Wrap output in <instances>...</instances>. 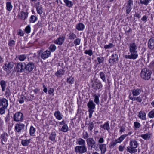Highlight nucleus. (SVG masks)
I'll list each match as a JSON object with an SVG mask.
<instances>
[{
  "instance_id": "f257e3e1",
  "label": "nucleus",
  "mask_w": 154,
  "mask_h": 154,
  "mask_svg": "<svg viewBox=\"0 0 154 154\" xmlns=\"http://www.w3.org/2000/svg\"><path fill=\"white\" fill-rule=\"evenodd\" d=\"M129 51L130 55H125L124 57L126 59L135 60L138 57L137 45L135 42H131L129 44Z\"/></svg>"
},
{
  "instance_id": "f03ea898",
  "label": "nucleus",
  "mask_w": 154,
  "mask_h": 154,
  "mask_svg": "<svg viewBox=\"0 0 154 154\" xmlns=\"http://www.w3.org/2000/svg\"><path fill=\"white\" fill-rule=\"evenodd\" d=\"M8 105V100L5 98H0V114L2 115L5 112Z\"/></svg>"
},
{
  "instance_id": "7ed1b4c3",
  "label": "nucleus",
  "mask_w": 154,
  "mask_h": 154,
  "mask_svg": "<svg viewBox=\"0 0 154 154\" xmlns=\"http://www.w3.org/2000/svg\"><path fill=\"white\" fill-rule=\"evenodd\" d=\"M152 73L151 70L148 69L144 68L141 70L140 76L143 79L148 80L150 79Z\"/></svg>"
},
{
  "instance_id": "20e7f679",
  "label": "nucleus",
  "mask_w": 154,
  "mask_h": 154,
  "mask_svg": "<svg viewBox=\"0 0 154 154\" xmlns=\"http://www.w3.org/2000/svg\"><path fill=\"white\" fill-rule=\"evenodd\" d=\"M137 146V142L134 140H132L130 142V146L127 147V151L131 153L137 152V150L136 148Z\"/></svg>"
},
{
  "instance_id": "39448f33",
  "label": "nucleus",
  "mask_w": 154,
  "mask_h": 154,
  "mask_svg": "<svg viewBox=\"0 0 154 154\" xmlns=\"http://www.w3.org/2000/svg\"><path fill=\"white\" fill-rule=\"evenodd\" d=\"M16 71L18 73H26L25 63L19 62L17 63L15 66Z\"/></svg>"
},
{
  "instance_id": "423d86ee",
  "label": "nucleus",
  "mask_w": 154,
  "mask_h": 154,
  "mask_svg": "<svg viewBox=\"0 0 154 154\" xmlns=\"http://www.w3.org/2000/svg\"><path fill=\"white\" fill-rule=\"evenodd\" d=\"M119 60L118 56L116 54L113 53L108 60L110 66H112L116 63L118 62Z\"/></svg>"
},
{
  "instance_id": "0eeeda50",
  "label": "nucleus",
  "mask_w": 154,
  "mask_h": 154,
  "mask_svg": "<svg viewBox=\"0 0 154 154\" xmlns=\"http://www.w3.org/2000/svg\"><path fill=\"white\" fill-rule=\"evenodd\" d=\"M24 116L21 112H17L15 113L13 116L14 120L16 122H22L23 120Z\"/></svg>"
},
{
  "instance_id": "6e6552de",
  "label": "nucleus",
  "mask_w": 154,
  "mask_h": 154,
  "mask_svg": "<svg viewBox=\"0 0 154 154\" xmlns=\"http://www.w3.org/2000/svg\"><path fill=\"white\" fill-rule=\"evenodd\" d=\"M38 55L40 56L41 58L43 59H45L48 58L51 54V52L49 51H46L44 52L40 50L37 51Z\"/></svg>"
},
{
  "instance_id": "1a4fd4ad",
  "label": "nucleus",
  "mask_w": 154,
  "mask_h": 154,
  "mask_svg": "<svg viewBox=\"0 0 154 154\" xmlns=\"http://www.w3.org/2000/svg\"><path fill=\"white\" fill-rule=\"evenodd\" d=\"M87 148L85 145L76 146L75 148V152L76 153L83 154L86 152Z\"/></svg>"
},
{
  "instance_id": "9d476101",
  "label": "nucleus",
  "mask_w": 154,
  "mask_h": 154,
  "mask_svg": "<svg viewBox=\"0 0 154 154\" xmlns=\"http://www.w3.org/2000/svg\"><path fill=\"white\" fill-rule=\"evenodd\" d=\"M34 63L33 62H29L27 64L25 63L26 73L31 72L35 68Z\"/></svg>"
},
{
  "instance_id": "9b49d317",
  "label": "nucleus",
  "mask_w": 154,
  "mask_h": 154,
  "mask_svg": "<svg viewBox=\"0 0 154 154\" xmlns=\"http://www.w3.org/2000/svg\"><path fill=\"white\" fill-rule=\"evenodd\" d=\"M24 127L25 125L24 124L21 123H17L15 125V130L20 134L21 132L25 131Z\"/></svg>"
},
{
  "instance_id": "f8f14e48",
  "label": "nucleus",
  "mask_w": 154,
  "mask_h": 154,
  "mask_svg": "<svg viewBox=\"0 0 154 154\" xmlns=\"http://www.w3.org/2000/svg\"><path fill=\"white\" fill-rule=\"evenodd\" d=\"M14 63L12 61L8 62V63L4 64L2 67L4 70L7 71L9 69H11L14 67Z\"/></svg>"
},
{
  "instance_id": "ddd939ff",
  "label": "nucleus",
  "mask_w": 154,
  "mask_h": 154,
  "mask_svg": "<svg viewBox=\"0 0 154 154\" xmlns=\"http://www.w3.org/2000/svg\"><path fill=\"white\" fill-rule=\"evenodd\" d=\"M127 135H121V136L118 139L115 140V141H113L110 143L109 147L111 148L112 146H114L117 143L121 142L125 138Z\"/></svg>"
},
{
  "instance_id": "4468645a",
  "label": "nucleus",
  "mask_w": 154,
  "mask_h": 154,
  "mask_svg": "<svg viewBox=\"0 0 154 154\" xmlns=\"http://www.w3.org/2000/svg\"><path fill=\"white\" fill-rule=\"evenodd\" d=\"M87 105L88 108V111H94V109L95 108L96 105L93 100H90Z\"/></svg>"
},
{
  "instance_id": "2eb2a0df",
  "label": "nucleus",
  "mask_w": 154,
  "mask_h": 154,
  "mask_svg": "<svg viewBox=\"0 0 154 154\" xmlns=\"http://www.w3.org/2000/svg\"><path fill=\"white\" fill-rule=\"evenodd\" d=\"M65 38V36L59 37L54 41V43L57 45H62L64 43Z\"/></svg>"
},
{
  "instance_id": "dca6fc26",
  "label": "nucleus",
  "mask_w": 154,
  "mask_h": 154,
  "mask_svg": "<svg viewBox=\"0 0 154 154\" xmlns=\"http://www.w3.org/2000/svg\"><path fill=\"white\" fill-rule=\"evenodd\" d=\"M28 13L27 12H24L22 11L20 12L18 14V17L21 20H24L28 17Z\"/></svg>"
},
{
  "instance_id": "f3484780",
  "label": "nucleus",
  "mask_w": 154,
  "mask_h": 154,
  "mask_svg": "<svg viewBox=\"0 0 154 154\" xmlns=\"http://www.w3.org/2000/svg\"><path fill=\"white\" fill-rule=\"evenodd\" d=\"M65 71L63 68H62L58 69L57 72L55 73V75L57 78H60L63 75H64Z\"/></svg>"
},
{
  "instance_id": "a211bd4d",
  "label": "nucleus",
  "mask_w": 154,
  "mask_h": 154,
  "mask_svg": "<svg viewBox=\"0 0 154 154\" xmlns=\"http://www.w3.org/2000/svg\"><path fill=\"white\" fill-rule=\"evenodd\" d=\"M148 46L151 50L154 49V37L152 38L149 40Z\"/></svg>"
},
{
  "instance_id": "6ab92c4d",
  "label": "nucleus",
  "mask_w": 154,
  "mask_h": 154,
  "mask_svg": "<svg viewBox=\"0 0 154 154\" xmlns=\"http://www.w3.org/2000/svg\"><path fill=\"white\" fill-rule=\"evenodd\" d=\"M88 147H92L95 144L96 142L94 140L93 138H89L87 139L86 140Z\"/></svg>"
},
{
  "instance_id": "aec40b11",
  "label": "nucleus",
  "mask_w": 154,
  "mask_h": 154,
  "mask_svg": "<svg viewBox=\"0 0 154 154\" xmlns=\"http://www.w3.org/2000/svg\"><path fill=\"white\" fill-rule=\"evenodd\" d=\"M0 85L1 86L2 91V92H4L6 88V83L5 81L4 80H1L0 81Z\"/></svg>"
},
{
  "instance_id": "412c9836",
  "label": "nucleus",
  "mask_w": 154,
  "mask_h": 154,
  "mask_svg": "<svg viewBox=\"0 0 154 154\" xmlns=\"http://www.w3.org/2000/svg\"><path fill=\"white\" fill-rule=\"evenodd\" d=\"M67 36L68 39L70 40H73L77 38L76 35L71 32L67 35Z\"/></svg>"
},
{
  "instance_id": "4be33fe9",
  "label": "nucleus",
  "mask_w": 154,
  "mask_h": 154,
  "mask_svg": "<svg viewBox=\"0 0 154 154\" xmlns=\"http://www.w3.org/2000/svg\"><path fill=\"white\" fill-rule=\"evenodd\" d=\"M141 92L140 88L134 89L132 90V94L134 96H136L139 95Z\"/></svg>"
},
{
  "instance_id": "5701e85b",
  "label": "nucleus",
  "mask_w": 154,
  "mask_h": 154,
  "mask_svg": "<svg viewBox=\"0 0 154 154\" xmlns=\"http://www.w3.org/2000/svg\"><path fill=\"white\" fill-rule=\"evenodd\" d=\"M138 116L142 120H145L146 119V113L143 111H140L139 112Z\"/></svg>"
},
{
  "instance_id": "b1692460",
  "label": "nucleus",
  "mask_w": 154,
  "mask_h": 154,
  "mask_svg": "<svg viewBox=\"0 0 154 154\" xmlns=\"http://www.w3.org/2000/svg\"><path fill=\"white\" fill-rule=\"evenodd\" d=\"M99 148L101 151V154H104L106 149V145L105 144L100 145Z\"/></svg>"
},
{
  "instance_id": "393cba45",
  "label": "nucleus",
  "mask_w": 154,
  "mask_h": 154,
  "mask_svg": "<svg viewBox=\"0 0 154 154\" xmlns=\"http://www.w3.org/2000/svg\"><path fill=\"white\" fill-rule=\"evenodd\" d=\"M54 115L56 119L58 120H60L62 118L63 116L61 114L60 112L59 111H55L54 113Z\"/></svg>"
},
{
  "instance_id": "a878e982",
  "label": "nucleus",
  "mask_w": 154,
  "mask_h": 154,
  "mask_svg": "<svg viewBox=\"0 0 154 154\" xmlns=\"http://www.w3.org/2000/svg\"><path fill=\"white\" fill-rule=\"evenodd\" d=\"M100 95V94H99L98 95L94 94L93 95V97L94 98V101L97 105H99L100 104L99 97Z\"/></svg>"
},
{
  "instance_id": "bb28decb",
  "label": "nucleus",
  "mask_w": 154,
  "mask_h": 154,
  "mask_svg": "<svg viewBox=\"0 0 154 154\" xmlns=\"http://www.w3.org/2000/svg\"><path fill=\"white\" fill-rule=\"evenodd\" d=\"M13 8V6L11 2H8L6 3V9L8 11L10 12Z\"/></svg>"
},
{
  "instance_id": "cd10ccee",
  "label": "nucleus",
  "mask_w": 154,
  "mask_h": 154,
  "mask_svg": "<svg viewBox=\"0 0 154 154\" xmlns=\"http://www.w3.org/2000/svg\"><path fill=\"white\" fill-rule=\"evenodd\" d=\"M85 28V25L82 23H79L76 26V29L78 31H82Z\"/></svg>"
},
{
  "instance_id": "c85d7f7f",
  "label": "nucleus",
  "mask_w": 154,
  "mask_h": 154,
  "mask_svg": "<svg viewBox=\"0 0 154 154\" xmlns=\"http://www.w3.org/2000/svg\"><path fill=\"white\" fill-rule=\"evenodd\" d=\"M74 41L71 44V46H76L79 45L81 43V39L79 38H77L74 40Z\"/></svg>"
},
{
  "instance_id": "c756f323",
  "label": "nucleus",
  "mask_w": 154,
  "mask_h": 154,
  "mask_svg": "<svg viewBox=\"0 0 154 154\" xmlns=\"http://www.w3.org/2000/svg\"><path fill=\"white\" fill-rule=\"evenodd\" d=\"M95 85V87L94 88V89L96 90L97 89H100L102 88L103 86L100 82H95L94 84Z\"/></svg>"
},
{
  "instance_id": "7c9ffc66",
  "label": "nucleus",
  "mask_w": 154,
  "mask_h": 154,
  "mask_svg": "<svg viewBox=\"0 0 154 154\" xmlns=\"http://www.w3.org/2000/svg\"><path fill=\"white\" fill-rule=\"evenodd\" d=\"M99 76L101 79L105 82H106V78L105 74L102 72H100L99 73Z\"/></svg>"
},
{
  "instance_id": "2f4dec72",
  "label": "nucleus",
  "mask_w": 154,
  "mask_h": 154,
  "mask_svg": "<svg viewBox=\"0 0 154 154\" xmlns=\"http://www.w3.org/2000/svg\"><path fill=\"white\" fill-rule=\"evenodd\" d=\"M101 127L105 130H106L107 131L109 129L110 127L108 122H106L103 125H101Z\"/></svg>"
},
{
  "instance_id": "473e14b6",
  "label": "nucleus",
  "mask_w": 154,
  "mask_h": 154,
  "mask_svg": "<svg viewBox=\"0 0 154 154\" xmlns=\"http://www.w3.org/2000/svg\"><path fill=\"white\" fill-rule=\"evenodd\" d=\"M26 54H22L19 55L18 58L20 61H23L26 58Z\"/></svg>"
},
{
  "instance_id": "72a5a7b5",
  "label": "nucleus",
  "mask_w": 154,
  "mask_h": 154,
  "mask_svg": "<svg viewBox=\"0 0 154 154\" xmlns=\"http://www.w3.org/2000/svg\"><path fill=\"white\" fill-rule=\"evenodd\" d=\"M64 2L66 4V5L69 7H72L73 4L72 2L68 0H64Z\"/></svg>"
},
{
  "instance_id": "f704fd0d",
  "label": "nucleus",
  "mask_w": 154,
  "mask_h": 154,
  "mask_svg": "<svg viewBox=\"0 0 154 154\" xmlns=\"http://www.w3.org/2000/svg\"><path fill=\"white\" fill-rule=\"evenodd\" d=\"M37 20V17L34 15H32L29 20V22L31 23H35Z\"/></svg>"
},
{
  "instance_id": "c9c22d12",
  "label": "nucleus",
  "mask_w": 154,
  "mask_h": 154,
  "mask_svg": "<svg viewBox=\"0 0 154 154\" xmlns=\"http://www.w3.org/2000/svg\"><path fill=\"white\" fill-rule=\"evenodd\" d=\"M114 45L112 43H110L108 45H106L104 46V48L105 50L110 49L114 47Z\"/></svg>"
},
{
  "instance_id": "e433bc0d",
  "label": "nucleus",
  "mask_w": 154,
  "mask_h": 154,
  "mask_svg": "<svg viewBox=\"0 0 154 154\" xmlns=\"http://www.w3.org/2000/svg\"><path fill=\"white\" fill-rule=\"evenodd\" d=\"M11 92L10 89L7 87L5 90V95L7 97L10 96L11 95Z\"/></svg>"
},
{
  "instance_id": "4c0bfd02",
  "label": "nucleus",
  "mask_w": 154,
  "mask_h": 154,
  "mask_svg": "<svg viewBox=\"0 0 154 154\" xmlns=\"http://www.w3.org/2000/svg\"><path fill=\"white\" fill-rule=\"evenodd\" d=\"M141 126L140 124L138 122H135L134 123V128L135 130L139 128Z\"/></svg>"
},
{
  "instance_id": "58836bf2",
  "label": "nucleus",
  "mask_w": 154,
  "mask_h": 154,
  "mask_svg": "<svg viewBox=\"0 0 154 154\" xmlns=\"http://www.w3.org/2000/svg\"><path fill=\"white\" fill-rule=\"evenodd\" d=\"M97 65L100 64L101 63H103L104 60V58L101 57H98L97 58Z\"/></svg>"
},
{
  "instance_id": "ea45409f",
  "label": "nucleus",
  "mask_w": 154,
  "mask_h": 154,
  "mask_svg": "<svg viewBox=\"0 0 154 154\" xmlns=\"http://www.w3.org/2000/svg\"><path fill=\"white\" fill-rule=\"evenodd\" d=\"M148 116L149 118H154V109L150 111L148 113Z\"/></svg>"
},
{
  "instance_id": "a19ab883",
  "label": "nucleus",
  "mask_w": 154,
  "mask_h": 154,
  "mask_svg": "<svg viewBox=\"0 0 154 154\" xmlns=\"http://www.w3.org/2000/svg\"><path fill=\"white\" fill-rule=\"evenodd\" d=\"M36 8L37 13L40 15L43 12L42 8L39 6H36Z\"/></svg>"
},
{
  "instance_id": "79ce46f5",
  "label": "nucleus",
  "mask_w": 154,
  "mask_h": 154,
  "mask_svg": "<svg viewBox=\"0 0 154 154\" xmlns=\"http://www.w3.org/2000/svg\"><path fill=\"white\" fill-rule=\"evenodd\" d=\"M56 49V47L54 44L51 45L49 47V49L51 52L54 51Z\"/></svg>"
},
{
  "instance_id": "37998d69",
  "label": "nucleus",
  "mask_w": 154,
  "mask_h": 154,
  "mask_svg": "<svg viewBox=\"0 0 154 154\" xmlns=\"http://www.w3.org/2000/svg\"><path fill=\"white\" fill-rule=\"evenodd\" d=\"M29 140H23L22 141L21 143L22 144L23 146H27L28 144L29 143Z\"/></svg>"
},
{
  "instance_id": "c03bdc74",
  "label": "nucleus",
  "mask_w": 154,
  "mask_h": 154,
  "mask_svg": "<svg viewBox=\"0 0 154 154\" xmlns=\"http://www.w3.org/2000/svg\"><path fill=\"white\" fill-rule=\"evenodd\" d=\"M26 99V97L23 95L20 96V98L19 100V102L20 103L22 104L24 102V100Z\"/></svg>"
},
{
  "instance_id": "a18cd8bd",
  "label": "nucleus",
  "mask_w": 154,
  "mask_h": 154,
  "mask_svg": "<svg viewBox=\"0 0 154 154\" xmlns=\"http://www.w3.org/2000/svg\"><path fill=\"white\" fill-rule=\"evenodd\" d=\"M74 78L72 77H70L67 78V82L69 84H72L74 82Z\"/></svg>"
},
{
  "instance_id": "49530a36",
  "label": "nucleus",
  "mask_w": 154,
  "mask_h": 154,
  "mask_svg": "<svg viewBox=\"0 0 154 154\" xmlns=\"http://www.w3.org/2000/svg\"><path fill=\"white\" fill-rule=\"evenodd\" d=\"M132 9L131 6H129L126 5V13L127 14H128L131 12Z\"/></svg>"
},
{
  "instance_id": "de8ad7c7",
  "label": "nucleus",
  "mask_w": 154,
  "mask_h": 154,
  "mask_svg": "<svg viewBox=\"0 0 154 154\" xmlns=\"http://www.w3.org/2000/svg\"><path fill=\"white\" fill-rule=\"evenodd\" d=\"M61 131L63 132H66L68 130V128L67 125H63L61 128Z\"/></svg>"
},
{
  "instance_id": "09e8293b",
  "label": "nucleus",
  "mask_w": 154,
  "mask_h": 154,
  "mask_svg": "<svg viewBox=\"0 0 154 154\" xmlns=\"http://www.w3.org/2000/svg\"><path fill=\"white\" fill-rule=\"evenodd\" d=\"M88 129L90 130L91 131L94 128V123L91 121H90L89 122V123L88 124Z\"/></svg>"
},
{
  "instance_id": "8fccbe9b",
  "label": "nucleus",
  "mask_w": 154,
  "mask_h": 154,
  "mask_svg": "<svg viewBox=\"0 0 154 154\" xmlns=\"http://www.w3.org/2000/svg\"><path fill=\"white\" fill-rule=\"evenodd\" d=\"M24 31L27 34L30 33L31 31V28L30 25H28L25 28Z\"/></svg>"
},
{
  "instance_id": "3c124183",
  "label": "nucleus",
  "mask_w": 154,
  "mask_h": 154,
  "mask_svg": "<svg viewBox=\"0 0 154 154\" xmlns=\"http://www.w3.org/2000/svg\"><path fill=\"white\" fill-rule=\"evenodd\" d=\"M84 53L90 56H92L93 54V52L91 50H85L84 51Z\"/></svg>"
},
{
  "instance_id": "603ef678",
  "label": "nucleus",
  "mask_w": 154,
  "mask_h": 154,
  "mask_svg": "<svg viewBox=\"0 0 154 154\" xmlns=\"http://www.w3.org/2000/svg\"><path fill=\"white\" fill-rule=\"evenodd\" d=\"M35 131V129L32 126H31L29 130L30 134V135L33 134Z\"/></svg>"
},
{
  "instance_id": "864d4df0",
  "label": "nucleus",
  "mask_w": 154,
  "mask_h": 154,
  "mask_svg": "<svg viewBox=\"0 0 154 154\" xmlns=\"http://www.w3.org/2000/svg\"><path fill=\"white\" fill-rule=\"evenodd\" d=\"M78 143L80 145H85V141L82 139H80L78 140Z\"/></svg>"
},
{
  "instance_id": "5fc2aeb1",
  "label": "nucleus",
  "mask_w": 154,
  "mask_h": 154,
  "mask_svg": "<svg viewBox=\"0 0 154 154\" xmlns=\"http://www.w3.org/2000/svg\"><path fill=\"white\" fill-rule=\"evenodd\" d=\"M127 30L125 31V32L126 33L129 34L130 33H131L132 32V29L129 27H127L126 28Z\"/></svg>"
},
{
  "instance_id": "6e6d98bb",
  "label": "nucleus",
  "mask_w": 154,
  "mask_h": 154,
  "mask_svg": "<svg viewBox=\"0 0 154 154\" xmlns=\"http://www.w3.org/2000/svg\"><path fill=\"white\" fill-rule=\"evenodd\" d=\"M15 41L13 40H10L9 42L8 43V45L9 46L11 47L13 45H15Z\"/></svg>"
},
{
  "instance_id": "4d7b16f0",
  "label": "nucleus",
  "mask_w": 154,
  "mask_h": 154,
  "mask_svg": "<svg viewBox=\"0 0 154 154\" xmlns=\"http://www.w3.org/2000/svg\"><path fill=\"white\" fill-rule=\"evenodd\" d=\"M140 14L141 12L138 11L136 12H135V14H134V17H136L138 18H140L141 17L140 15Z\"/></svg>"
},
{
  "instance_id": "13d9d810",
  "label": "nucleus",
  "mask_w": 154,
  "mask_h": 154,
  "mask_svg": "<svg viewBox=\"0 0 154 154\" xmlns=\"http://www.w3.org/2000/svg\"><path fill=\"white\" fill-rule=\"evenodd\" d=\"M133 0H128L127 3V5L132 6L133 5Z\"/></svg>"
},
{
  "instance_id": "bf43d9fd",
  "label": "nucleus",
  "mask_w": 154,
  "mask_h": 154,
  "mask_svg": "<svg viewBox=\"0 0 154 154\" xmlns=\"http://www.w3.org/2000/svg\"><path fill=\"white\" fill-rule=\"evenodd\" d=\"M141 136L143 138L146 140H149L150 138V135H141Z\"/></svg>"
},
{
  "instance_id": "052dcab7",
  "label": "nucleus",
  "mask_w": 154,
  "mask_h": 154,
  "mask_svg": "<svg viewBox=\"0 0 154 154\" xmlns=\"http://www.w3.org/2000/svg\"><path fill=\"white\" fill-rule=\"evenodd\" d=\"M1 136V138H2V144H5L4 143L7 141V139L4 137V135Z\"/></svg>"
},
{
  "instance_id": "680f3d73",
  "label": "nucleus",
  "mask_w": 154,
  "mask_h": 154,
  "mask_svg": "<svg viewBox=\"0 0 154 154\" xmlns=\"http://www.w3.org/2000/svg\"><path fill=\"white\" fill-rule=\"evenodd\" d=\"M54 92V89L53 88H50L48 91V93L49 94H52Z\"/></svg>"
},
{
  "instance_id": "e2e57ef3",
  "label": "nucleus",
  "mask_w": 154,
  "mask_h": 154,
  "mask_svg": "<svg viewBox=\"0 0 154 154\" xmlns=\"http://www.w3.org/2000/svg\"><path fill=\"white\" fill-rule=\"evenodd\" d=\"M141 20L145 22H146L147 21V17L146 15L144 16L141 19Z\"/></svg>"
},
{
  "instance_id": "0e129e2a",
  "label": "nucleus",
  "mask_w": 154,
  "mask_h": 154,
  "mask_svg": "<svg viewBox=\"0 0 154 154\" xmlns=\"http://www.w3.org/2000/svg\"><path fill=\"white\" fill-rule=\"evenodd\" d=\"M42 85H43V87L44 88L43 90V91H44V92L45 93H47V91H48V89H47V88L45 86V85L44 84H42Z\"/></svg>"
},
{
  "instance_id": "69168bd1",
  "label": "nucleus",
  "mask_w": 154,
  "mask_h": 154,
  "mask_svg": "<svg viewBox=\"0 0 154 154\" xmlns=\"http://www.w3.org/2000/svg\"><path fill=\"white\" fill-rule=\"evenodd\" d=\"M18 35L20 36H23L24 35V33L20 29L18 33Z\"/></svg>"
},
{
  "instance_id": "338daca9",
  "label": "nucleus",
  "mask_w": 154,
  "mask_h": 154,
  "mask_svg": "<svg viewBox=\"0 0 154 154\" xmlns=\"http://www.w3.org/2000/svg\"><path fill=\"white\" fill-rule=\"evenodd\" d=\"M59 124L60 125H67L66 124V121H64V120H63L61 122H60L59 123Z\"/></svg>"
},
{
  "instance_id": "774afa93",
  "label": "nucleus",
  "mask_w": 154,
  "mask_h": 154,
  "mask_svg": "<svg viewBox=\"0 0 154 154\" xmlns=\"http://www.w3.org/2000/svg\"><path fill=\"white\" fill-rule=\"evenodd\" d=\"M55 135H50L49 138L51 141H54L55 139Z\"/></svg>"
}]
</instances>
